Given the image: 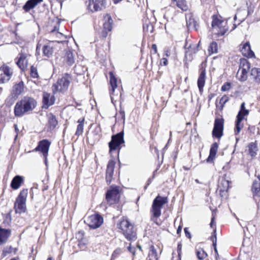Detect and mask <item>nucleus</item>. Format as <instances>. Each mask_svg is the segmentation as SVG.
<instances>
[{
  "label": "nucleus",
  "mask_w": 260,
  "mask_h": 260,
  "mask_svg": "<svg viewBox=\"0 0 260 260\" xmlns=\"http://www.w3.org/2000/svg\"><path fill=\"white\" fill-rule=\"evenodd\" d=\"M251 75L253 77L256 82H260V69L253 68L251 70Z\"/></svg>",
  "instance_id": "nucleus-33"
},
{
  "label": "nucleus",
  "mask_w": 260,
  "mask_h": 260,
  "mask_svg": "<svg viewBox=\"0 0 260 260\" xmlns=\"http://www.w3.org/2000/svg\"><path fill=\"white\" fill-rule=\"evenodd\" d=\"M23 181V178L22 177L19 175L16 176L11 181V187L13 189H17L19 188Z\"/></svg>",
  "instance_id": "nucleus-24"
},
{
  "label": "nucleus",
  "mask_w": 260,
  "mask_h": 260,
  "mask_svg": "<svg viewBox=\"0 0 260 260\" xmlns=\"http://www.w3.org/2000/svg\"><path fill=\"white\" fill-rule=\"evenodd\" d=\"M118 228L120 229L125 237L132 239L135 237V233L133 231V226L125 218H122L118 224Z\"/></svg>",
  "instance_id": "nucleus-3"
},
{
  "label": "nucleus",
  "mask_w": 260,
  "mask_h": 260,
  "mask_svg": "<svg viewBox=\"0 0 260 260\" xmlns=\"http://www.w3.org/2000/svg\"><path fill=\"white\" fill-rule=\"evenodd\" d=\"M43 107L48 108L55 102L54 97L50 93L44 92L43 94Z\"/></svg>",
  "instance_id": "nucleus-19"
},
{
  "label": "nucleus",
  "mask_w": 260,
  "mask_h": 260,
  "mask_svg": "<svg viewBox=\"0 0 260 260\" xmlns=\"http://www.w3.org/2000/svg\"><path fill=\"white\" fill-rule=\"evenodd\" d=\"M248 147L250 154L252 156L255 155L256 154V152L258 150V148L256 142L250 144L248 146Z\"/></svg>",
  "instance_id": "nucleus-34"
},
{
  "label": "nucleus",
  "mask_w": 260,
  "mask_h": 260,
  "mask_svg": "<svg viewBox=\"0 0 260 260\" xmlns=\"http://www.w3.org/2000/svg\"><path fill=\"white\" fill-rule=\"evenodd\" d=\"M48 124L50 128H55L58 124V122L56 119V117L52 114H49L48 115Z\"/></svg>",
  "instance_id": "nucleus-32"
},
{
  "label": "nucleus",
  "mask_w": 260,
  "mask_h": 260,
  "mask_svg": "<svg viewBox=\"0 0 260 260\" xmlns=\"http://www.w3.org/2000/svg\"><path fill=\"white\" fill-rule=\"evenodd\" d=\"M42 2L43 0H29L23 6V8L25 11L28 12Z\"/></svg>",
  "instance_id": "nucleus-22"
},
{
  "label": "nucleus",
  "mask_w": 260,
  "mask_h": 260,
  "mask_svg": "<svg viewBox=\"0 0 260 260\" xmlns=\"http://www.w3.org/2000/svg\"><path fill=\"white\" fill-rule=\"evenodd\" d=\"M84 233L82 231H79L77 234V236L80 239L79 241V245L80 246H85L88 243V240L84 237Z\"/></svg>",
  "instance_id": "nucleus-30"
},
{
  "label": "nucleus",
  "mask_w": 260,
  "mask_h": 260,
  "mask_svg": "<svg viewBox=\"0 0 260 260\" xmlns=\"http://www.w3.org/2000/svg\"><path fill=\"white\" fill-rule=\"evenodd\" d=\"M71 79V77L69 75H66L59 79L52 86L53 92H57L67 90L70 83Z\"/></svg>",
  "instance_id": "nucleus-7"
},
{
  "label": "nucleus",
  "mask_w": 260,
  "mask_h": 260,
  "mask_svg": "<svg viewBox=\"0 0 260 260\" xmlns=\"http://www.w3.org/2000/svg\"><path fill=\"white\" fill-rule=\"evenodd\" d=\"M167 203L166 198L157 196L153 201L151 212L152 213L151 220L158 224L157 219L161 215V209Z\"/></svg>",
  "instance_id": "nucleus-1"
},
{
  "label": "nucleus",
  "mask_w": 260,
  "mask_h": 260,
  "mask_svg": "<svg viewBox=\"0 0 260 260\" xmlns=\"http://www.w3.org/2000/svg\"><path fill=\"white\" fill-rule=\"evenodd\" d=\"M115 3H117V1H115Z\"/></svg>",
  "instance_id": "nucleus-52"
},
{
  "label": "nucleus",
  "mask_w": 260,
  "mask_h": 260,
  "mask_svg": "<svg viewBox=\"0 0 260 260\" xmlns=\"http://www.w3.org/2000/svg\"><path fill=\"white\" fill-rule=\"evenodd\" d=\"M106 4L105 0H89L88 9L92 12L101 11L105 8Z\"/></svg>",
  "instance_id": "nucleus-12"
},
{
  "label": "nucleus",
  "mask_w": 260,
  "mask_h": 260,
  "mask_svg": "<svg viewBox=\"0 0 260 260\" xmlns=\"http://www.w3.org/2000/svg\"><path fill=\"white\" fill-rule=\"evenodd\" d=\"M24 90V84L23 82H20L14 85L13 89V92L16 95L20 94Z\"/></svg>",
  "instance_id": "nucleus-28"
},
{
  "label": "nucleus",
  "mask_w": 260,
  "mask_h": 260,
  "mask_svg": "<svg viewBox=\"0 0 260 260\" xmlns=\"http://www.w3.org/2000/svg\"><path fill=\"white\" fill-rule=\"evenodd\" d=\"M54 47L51 43H48L42 48V52L44 56L47 57H50L53 55L54 51Z\"/></svg>",
  "instance_id": "nucleus-23"
},
{
  "label": "nucleus",
  "mask_w": 260,
  "mask_h": 260,
  "mask_svg": "<svg viewBox=\"0 0 260 260\" xmlns=\"http://www.w3.org/2000/svg\"><path fill=\"white\" fill-rule=\"evenodd\" d=\"M165 55H166V56L167 57H169L170 56V54H169V50H166V54Z\"/></svg>",
  "instance_id": "nucleus-46"
},
{
  "label": "nucleus",
  "mask_w": 260,
  "mask_h": 260,
  "mask_svg": "<svg viewBox=\"0 0 260 260\" xmlns=\"http://www.w3.org/2000/svg\"><path fill=\"white\" fill-rule=\"evenodd\" d=\"M78 122L79 124L77 126L76 134L77 135H80L82 134L83 131L84 118L78 120Z\"/></svg>",
  "instance_id": "nucleus-35"
},
{
  "label": "nucleus",
  "mask_w": 260,
  "mask_h": 260,
  "mask_svg": "<svg viewBox=\"0 0 260 260\" xmlns=\"http://www.w3.org/2000/svg\"><path fill=\"white\" fill-rule=\"evenodd\" d=\"M181 230V228L179 226L177 230V233L178 234L179 232H180Z\"/></svg>",
  "instance_id": "nucleus-49"
},
{
  "label": "nucleus",
  "mask_w": 260,
  "mask_h": 260,
  "mask_svg": "<svg viewBox=\"0 0 260 260\" xmlns=\"http://www.w3.org/2000/svg\"><path fill=\"white\" fill-rule=\"evenodd\" d=\"M225 23L218 18L217 16H213L212 21V30L213 32L217 36L223 35L228 30Z\"/></svg>",
  "instance_id": "nucleus-8"
},
{
  "label": "nucleus",
  "mask_w": 260,
  "mask_h": 260,
  "mask_svg": "<svg viewBox=\"0 0 260 260\" xmlns=\"http://www.w3.org/2000/svg\"><path fill=\"white\" fill-rule=\"evenodd\" d=\"M47 260H52V258H51V257H49V258L47 259Z\"/></svg>",
  "instance_id": "nucleus-50"
},
{
  "label": "nucleus",
  "mask_w": 260,
  "mask_h": 260,
  "mask_svg": "<svg viewBox=\"0 0 260 260\" xmlns=\"http://www.w3.org/2000/svg\"><path fill=\"white\" fill-rule=\"evenodd\" d=\"M27 194V189H23L19 193L14 204V208L16 213L21 214L26 211V201Z\"/></svg>",
  "instance_id": "nucleus-2"
},
{
  "label": "nucleus",
  "mask_w": 260,
  "mask_h": 260,
  "mask_svg": "<svg viewBox=\"0 0 260 260\" xmlns=\"http://www.w3.org/2000/svg\"><path fill=\"white\" fill-rule=\"evenodd\" d=\"M208 51L210 55H211L214 53H216L218 51L217 44L214 42L211 43L209 47Z\"/></svg>",
  "instance_id": "nucleus-36"
},
{
  "label": "nucleus",
  "mask_w": 260,
  "mask_h": 260,
  "mask_svg": "<svg viewBox=\"0 0 260 260\" xmlns=\"http://www.w3.org/2000/svg\"><path fill=\"white\" fill-rule=\"evenodd\" d=\"M152 48L154 50V53H157V46L156 44H153L152 45Z\"/></svg>",
  "instance_id": "nucleus-43"
},
{
  "label": "nucleus",
  "mask_w": 260,
  "mask_h": 260,
  "mask_svg": "<svg viewBox=\"0 0 260 260\" xmlns=\"http://www.w3.org/2000/svg\"><path fill=\"white\" fill-rule=\"evenodd\" d=\"M213 244H214V249H215V251L216 252H217V249H216V244H215V243H214V242H213Z\"/></svg>",
  "instance_id": "nucleus-48"
},
{
  "label": "nucleus",
  "mask_w": 260,
  "mask_h": 260,
  "mask_svg": "<svg viewBox=\"0 0 260 260\" xmlns=\"http://www.w3.org/2000/svg\"><path fill=\"white\" fill-rule=\"evenodd\" d=\"M106 25H108V27L109 30H111V26L110 24H105V26Z\"/></svg>",
  "instance_id": "nucleus-47"
},
{
  "label": "nucleus",
  "mask_w": 260,
  "mask_h": 260,
  "mask_svg": "<svg viewBox=\"0 0 260 260\" xmlns=\"http://www.w3.org/2000/svg\"><path fill=\"white\" fill-rule=\"evenodd\" d=\"M181 250H182V245L179 243L178 244L177 247V252L178 255L176 257L174 256V253H173V256L172 258V260H181Z\"/></svg>",
  "instance_id": "nucleus-39"
},
{
  "label": "nucleus",
  "mask_w": 260,
  "mask_h": 260,
  "mask_svg": "<svg viewBox=\"0 0 260 260\" xmlns=\"http://www.w3.org/2000/svg\"><path fill=\"white\" fill-rule=\"evenodd\" d=\"M120 189L118 186H111L108 190L106 199L108 203L110 204H115L118 203L120 200Z\"/></svg>",
  "instance_id": "nucleus-6"
},
{
  "label": "nucleus",
  "mask_w": 260,
  "mask_h": 260,
  "mask_svg": "<svg viewBox=\"0 0 260 260\" xmlns=\"http://www.w3.org/2000/svg\"><path fill=\"white\" fill-rule=\"evenodd\" d=\"M240 51L244 56L250 58L254 56V54L251 50L250 46L248 42L241 45Z\"/></svg>",
  "instance_id": "nucleus-17"
},
{
  "label": "nucleus",
  "mask_w": 260,
  "mask_h": 260,
  "mask_svg": "<svg viewBox=\"0 0 260 260\" xmlns=\"http://www.w3.org/2000/svg\"><path fill=\"white\" fill-rule=\"evenodd\" d=\"M206 72L204 70L202 72L198 80V86L200 91H202L205 83Z\"/></svg>",
  "instance_id": "nucleus-27"
},
{
  "label": "nucleus",
  "mask_w": 260,
  "mask_h": 260,
  "mask_svg": "<svg viewBox=\"0 0 260 260\" xmlns=\"http://www.w3.org/2000/svg\"><path fill=\"white\" fill-rule=\"evenodd\" d=\"M27 112L33 110L37 106V102L34 98L25 96L22 99Z\"/></svg>",
  "instance_id": "nucleus-16"
},
{
  "label": "nucleus",
  "mask_w": 260,
  "mask_h": 260,
  "mask_svg": "<svg viewBox=\"0 0 260 260\" xmlns=\"http://www.w3.org/2000/svg\"><path fill=\"white\" fill-rule=\"evenodd\" d=\"M184 232H185V233L186 236L188 238H191V235H190V233L188 231V230H187V228H185V229H184Z\"/></svg>",
  "instance_id": "nucleus-42"
},
{
  "label": "nucleus",
  "mask_w": 260,
  "mask_h": 260,
  "mask_svg": "<svg viewBox=\"0 0 260 260\" xmlns=\"http://www.w3.org/2000/svg\"><path fill=\"white\" fill-rule=\"evenodd\" d=\"M103 218L100 214L94 213L86 217L84 222L91 229H95L103 223Z\"/></svg>",
  "instance_id": "nucleus-5"
},
{
  "label": "nucleus",
  "mask_w": 260,
  "mask_h": 260,
  "mask_svg": "<svg viewBox=\"0 0 260 260\" xmlns=\"http://www.w3.org/2000/svg\"><path fill=\"white\" fill-rule=\"evenodd\" d=\"M115 162L113 160H110L107 166L106 171V181L108 183H110L112 181L113 175L114 173Z\"/></svg>",
  "instance_id": "nucleus-18"
},
{
  "label": "nucleus",
  "mask_w": 260,
  "mask_h": 260,
  "mask_svg": "<svg viewBox=\"0 0 260 260\" xmlns=\"http://www.w3.org/2000/svg\"><path fill=\"white\" fill-rule=\"evenodd\" d=\"M197 254L199 259H204L207 256V254L203 249H199L197 251Z\"/></svg>",
  "instance_id": "nucleus-38"
},
{
  "label": "nucleus",
  "mask_w": 260,
  "mask_h": 260,
  "mask_svg": "<svg viewBox=\"0 0 260 260\" xmlns=\"http://www.w3.org/2000/svg\"><path fill=\"white\" fill-rule=\"evenodd\" d=\"M248 110L245 108V103H243L241 106L240 110L237 115V120L236 122V133L238 134L243 127V125L241 124V121L244 119V116L248 114Z\"/></svg>",
  "instance_id": "nucleus-13"
},
{
  "label": "nucleus",
  "mask_w": 260,
  "mask_h": 260,
  "mask_svg": "<svg viewBox=\"0 0 260 260\" xmlns=\"http://www.w3.org/2000/svg\"><path fill=\"white\" fill-rule=\"evenodd\" d=\"M51 143L47 140H43L39 142L38 146L35 149V151H40L43 153L46 159Z\"/></svg>",
  "instance_id": "nucleus-14"
},
{
  "label": "nucleus",
  "mask_w": 260,
  "mask_h": 260,
  "mask_svg": "<svg viewBox=\"0 0 260 260\" xmlns=\"http://www.w3.org/2000/svg\"><path fill=\"white\" fill-rule=\"evenodd\" d=\"M13 75L12 70L4 64L0 67V84L8 82Z\"/></svg>",
  "instance_id": "nucleus-9"
},
{
  "label": "nucleus",
  "mask_w": 260,
  "mask_h": 260,
  "mask_svg": "<svg viewBox=\"0 0 260 260\" xmlns=\"http://www.w3.org/2000/svg\"><path fill=\"white\" fill-rule=\"evenodd\" d=\"M65 59L67 60V63L69 65L72 64L74 62L73 55L70 51H68L66 53Z\"/></svg>",
  "instance_id": "nucleus-37"
},
{
  "label": "nucleus",
  "mask_w": 260,
  "mask_h": 260,
  "mask_svg": "<svg viewBox=\"0 0 260 260\" xmlns=\"http://www.w3.org/2000/svg\"><path fill=\"white\" fill-rule=\"evenodd\" d=\"M26 58V55L24 54H21L17 62V65L22 71H24L27 68L28 61Z\"/></svg>",
  "instance_id": "nucleus-20"
},
{
  "label": "nucleus",
  "mask_w": 260,
  "mask_h": 260,
  "mask_svg": "<svg viewBox=\"0 0 260 260\" xmlns=\"http://www.w3.org/2000/svg\"><path fill=\"white\" fill-rule=\"evenodd\" d=\"M30 76L34 78H38L39 76L37 69L36 67L31 66L30 67Z\"/></svg>",
  "instance_id": "nucleus-40"
},
{
  "label": "nucleus",
  "mask_w": 260,
  "mask_h": 260,
  "mask_svg": "<svg viewBox=\"0 0 260 260\" xmlns=\"http://www.w3.org/2000/svg\"><path fill=\"white\" fill-rule=\"evenodd\" d=\"M215 233H216V230H215V229H214V234H215Z\"/></svg>",
  "instance_id": "nucleus-51"
},
{
  "label": "nucleus",
  "mask_w": 260,
  "mask_h": 260,
  "mask_svg": "<svg viewBox=\"0 0 260 260\" xmlns=\"http://www.w3.org/2000/svg\"><path fill=\"white\" fill-rule=\"evenodd\" d=\"M218 146L217 143H214L212 145L210 150L209 156L207 159L208 162L212 161L215 158L218 150Z\"/></svg>",
  "instance_id": "nucleus-25"
},
{
  "label": "nucleus",
  "mask_w": 260,
  "mask_h": 260,
  "mask_svg": "<svg viewBox=\"0 0 260 260\" xmlns=\"http://www.w3.org/2000/svg\"><path fill=\"white\" fill-rule=\"evenodd\" d=\"M123 143V136L121 133L112 136L111 141L109 143L110 153H111L113 151L118 149L119 146Z\"/></svg>",
  "instance_id": "nucleus-11"
},
{
  "label": "nucleus",
  "mask_w": 260,
  "mask_h": 260,
  "mask_svg": "<svg viewBox=\"0 0 260 260\" xmlns=\"http://www.w3.org/2000/svg\"><path fill=\"white\" fill-rule=\"evenodd\" d=\"M11 260H16V259H11Z\"/></svg>",
  "instance_id": "nucleus-53"
},
{
  "label": "nucleus",
  "mask_w": 260,
  "mask_h": 260,
  "mask_svg": "<svg viewBox=\"0 0 260 260\" xmlns=\"http://www.w3.org/2000/svg\"><path fill=\"white\" fill-rule=\"evenodd\" d=\"M229 188V182L224 178H221L219 180L218 188L220 192L228 191Z\"/></svg>",
  "instance_id": "nucleus-26"
},
{
  "label": "nucleus",
  "mask_w": 260,
  "mask_h": 260,
  "mask_svg": "<svg viewBox=\"0 0 260 260\" xmlns=\"http://www.w3.org/2000/svg\"><path fill=\"white\" fill-rule=\"evenodd\" d=\"M11 234V230L0 227V244L5 243Z\"/></svg>",
  "instance_id": "nucleus-21"
},
{
  "label": "nucleus",
  "mask_w": 260,
  "mask_h": 260,
  "mask_svg": "<svg viewBox=\"0 0 260 260\" xmlns=\"http://www.w3.org/2000/svg\"><path fill=\"white\" fill-rule=\"evenodd\" d=\"M252 191L255 194H260V176H258V180H255L253 184Z\"/></svg>",
  "instance_id": "nucleus-31"
},
{
  "label": "nucleus",
  "mask_w": 260,
  "mask_h": 260,
  "mask_svg": "<svg viewBox=\"0 0 260 260\" xmlns=\"http://www.w3.org/2000/svg\"><path fill=\"white\" fill-rule=\"evenodd\" d=\"M231 88V84L229 83H226L221 87V90L225 91L229 90Z\"/></svg>",
  "instance_id": "nucleus-41"
},
{
  "label": "nucleus",
  "mask_w": 260,
  "mask_h": 260,
  "mask_svg": "<svg viewBox=\"0 0 260 260\" xmlns=\"http://www.w3.org/2000/svg\"><path fill=\"white\" fill-rule=\"evenodd\" d=\"M27 112V111L22 99L17 102L14 107L15 115L17 117H20Z\"/></svg>",
  "instance_id": "nucleus-15"
},
{
  "label": "nucleus",
  "mask_w": 260,
  "mask_h": 260,
  "mask_svg": "<svg viewBox=\"0 0 260 260\" xmlns=\"http://www.w3.org/2000/svg\"><path fill=\"white\" fill-rule=\"evenodd\" d=\"M215 224L214 223V217H213L212 218V220H211V222L210 223V225L211 227H213V225Z\"/></svg>",
  "instance_id": "nucleus-45"
},
{
  "label": "nucleus",
  "mask_w": 260,
  "mask_h": 260,
  "mask_svg": "<svg viewBox=\"0 0 260 260\" xmlns=\"http://www.w3.org/2000/svg\"><path fill=\"white\" fill-rule=\"evenodd\" d=\"M110 84L112 87V94L115 91V89L117 88V79L114 76L112 72H110Z\"/></svg>",
  "instance_id": "nucleus-29"
},
{
  "label": "nucleus",
  "mask_w": 260,
  "mask_h": 260,
  "mask_svg": "<svg viewBox=\"0 0 260 260\" xmlns=\"http://www.w3.org/2000/svg\"><path fill=\"white\" fill-rule=\"evenodd\" d=\"M250 69V63L246 59H240L239 69L237 74L238 79L241 81H245L248 78V73Z\"/></svg>",
  "instance_id": "nucleus-4"
},
{
  "label": "nucleus",
  "mask_w": 260,
  "mask_h": 260,
  "mask_svg": "<svg viewBox=\"0 0 260 260\" xmlns=\"http://www.w3.org/2000/svg\"><path fill=\"white\" fill-rule=\"evenodd\" d=\"M223 124L224 120L222 118L215 119L212 131V136L213 137L220 139L222 136Z\"/></svg>",
  "instance_id": "nucleus-10"
},
{
  "label": "nucleus",
  "mask_w": 260,
  "mask_h": 260,
  "mask_svg": "<svg viewBox=\"0 0 260 260\" xmlns=\"http://www.w3.org/2000/svg\"><path fill=\"white\" fill-rule=\"evenodd\" d=\"M161 61L164 66H167L168 64V60L166 58H163L161 59Z\"/></svg>",
  "instance_id": "nucleus-44"
}]
</instances>
